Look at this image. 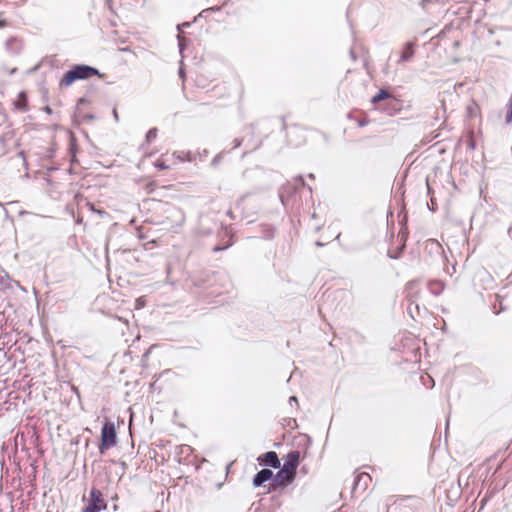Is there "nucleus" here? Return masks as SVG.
Returning a JSON list of instances; mask_svg holds the SVG:
<instances>
[{
  "instance_id": "nucleus-1",
  "label": "nucleus",
  "mask_w": 512,
  "mask_h": 512,
  "mask_svg": "<svg viewBox=\"0 0 512 512\" xmlns=\"http://www.w3.org/2000/svg\"><path fill=\"white\" fill-rule=\"evenodd\" d=\"M214 90H217L219 98H224L226 96L230 98L231 104L240 105L243 102L245 89L239 82L230 84L229 86L215 87Z\"/></svg>"
},
{
  "instance_id": "nucleus-2",
  "label": "nucleus",
  "mask_w": 512,
  "mask_h": 512,
  "mask_svg": "<svg viewBox=\"0 0 512 512\" xmlns=\"http://www.w3.org/2000/svg\"><path fill=\"white\" fill-rule=\"evenodd\" d=\"M95 76L101 77L96 68L88 65H75L66 73V85L76 80H85Z\"/></svg>"
},
{
  "instance_id": "nucleus-3",
  "label": "nucleus",
  "mask_w": 512,
  "mask_h": 512,
  "mask_svg": "<svg viewBox=\"0 0 512 512\" xmlns=\"http://www.w3.org/2000/svg\"><path fill=\"white\" fill-rule=\"evenodd\" d=\"M116 429L114 423L107 421L101 430V442L99 444L100 453H104L116 444Z\"/></svg>"
},
{
  "instance_id": "nucleus-4",
  "label": "nucleus",
  "mask_w": 512,
  "mask_h": 512,
  "mask_svg": "<svg viewBox=\"0 0 512 512\" xmlns=\"http://www.w3.org/2000/svg\"><path fill=\"white\" fill-rule=\"evenodd\" d=\"M107 507L106 501L100 490L92 488L87 499V504L84 508V512H100L105 510Z\"/></svg>"
},
{
  "instance_id": "nucleus-5",
  "label": "nucleus",
  "mask_w": 512,
  "mask_h": 512,
  "mask_svg": "<svg viewBox=\"0 0 512 512\" xmlns=\"http://www.w3.org/2000/svg\"><path fill=\"white\" fill-rule=\"evenodd\" d=\"M296 475H294L291 472H288L287 470L281 469L276 473L275 477L273 478V482L271 483L270 490L276 491L278 489H284L293 481L295 480Z\"/></svg>"
},
{
  "instance_id": "nucleus-6",
  "label": "nucleus",
  "mask_w": 512,
  "mask_h": 512,
  "mask_svg": "<svg viewBox=\"0 0 512 512\" xmlns=\"http://www.w3.org/2000/svg\"><path fill=\"white\" fill-rule=\"evenodd\" d=\"M300 464V452L295 450L289 452L284 458L283 469L296 475V470Z\"/></svg>"
},
{
  "instance_id": "nucleus-7",
  "label": "nucleus",
  "mask_w": 512,
  "mask_h": 512,
  "mask_svg": "<svg viewBox=\"0 0 512 512\" xmlns=\"http://www.w3.org/2000/svg\"><path fill=\"white\" fill-rule=\"evenodd\" d=\"M406 298L410 302H417L421 300L422 289L417 281H410L405 287Z\"/></svg>"
},
{
  "instance_id": "nucleus-8",
  "label": "nucleus",
  "mask_w": 512,
  "mask_h": 512,
  "mask_svg": "<svg viewBox=\"0 0 512 512\" xmlns=\"http://www.w3.org/2000/svg\"><path fill=\"white\" fill-rule=\"evenodd\" d=\"M257 460L260 465L270 466L275 469L280 468L281 466L280 460L275 451H269L261 454Z\"/></svg>"
},
{
  "instance_id": "nucleus-9",
  "label": "nucleus",
  "mask_w": 512,
  "mask_h": 512,
  "mask_svg": "<svg viewBox=\"0 0 512 512\" xmlns=\"http://www.w3.org/2000/svg\"><path fill=\"white\" fill-rule=\"evenodd\" d=\"M88 105L89 103L86 100L79 101L75 112V117L78 121H86L93 119V115L90 112L85 111Z\"/></svg>"
},
{
  "instance_id": "nucleus-10",
  "label": "nucleus",
  "mask_w": 512,
  "mask_h": 512,
  "mask_svg": "<svg viewBox=\"0 0 512 512\" xmlns=\"http://www.w3.org/2000/svg\"><path fill=\"white\" fill-rule=\"evenodd\" d=\"M323 232H327V236H324V237H320L319 239L316 240V245L318 246H323L331 241H333L334 239H337L340 235V232H338L336 229L334 228H331L330 226H328L326 229L325 228H322Z\"/></svg>"
},
{
  "instance_id": "nucleus-11",
  "label": "nucleus",
  "mask_w": 512,
  "mask_h": 512,
  "mask_svg": "<svg viewBox=\"0 0 512 512\" xmlns=\"http://www.w3.org/2000/svg\"><path fill=\"white\" fill-rule=\"evenodd\" d=\"M272 477H273V472L271 470L262 469L253 478V485L255 487H259L262 484H264L266 481L270 480Z\"/></svg>"
},
{
  "instance_id": "nucleus-12",
  "label": "nucleus",
  "mask_w": 512,
  "mask_h": 512,
  "mask_svg": "<svg viewBox=\"0 0 512 512\" xmlns=\"http://www.w3.org/2000/svg\"><path fill=\"white\" fill-rule=\"evenodd\" d=\"M13 106L15 109L26 112L28 110V98L24 91L20 92L15 100L13 101Z\"/></svg>"
},
{
  "instance_id": "nucleus-13",
  "label": "nucleus",
  "mask_w": 512,
  "mask_h": 512,
  "mask_svg": "<svg viewBox=\"0 0 512 512\" xmlns=\"http://www.w3.org/2000/svg\"><path fill=\"white\" fill-rule=\"evenodd\" d=\"M444 288V283L438 280H433L428 283V289L434 296L440 295L443 292Z\"/></svg>"
},
{
  "instance_id": "nucleus-14",
  "label": "nucleus",
  "mask_w": 512,
  "mask_h": 512,
  "mask_svg": "<svg viewBox=\"0 0 512 512\" xmlns=\"http://www.w3.org/2000/svg\"><path fill=\"white\" fill-rule=\"evenodd\" d=\"M413 55H414L413 43L408 42V43H406V45L402 51L401 60L408 61L409 59L412 58Z\"/></svg>"
},
{
  "instance_id": "nucleus-15",
  "label": "nucleus",
  "mask_w": 512,
  "mask_h": 512,
  "mask_svg": "<svg viewBox=\"0 0 512 512\" xmlns=\"http://www.w3.org/2000/svg\"><path fill=\"white\" fill-rule=\"evenodd\" d=\"M305 185V182L304 180L300 177V178H297L294 180L293 183H288L285 187H284V192H287L289 193L292 189L293 190H297L298 188H303Z\"/></svg>"
},
{
  "instance_id": "nucleus-16",
  "label": "nucleus",
  "mask_w": 512,
  "mask_h": 512,
  "mask_svg": "<svg viewBox=\"0 0 512 512\" xmlns=\"http://www.w3.org/2000/svg\"><path fill=\"white\" fill-rule=\"evenodd\" d=\"M358 127H364L371 123V120L365 114H360L352 117Z\"/></svg>"
},
{
  "instance_id": "nucleus-17",
  "label": "nucleus",
  "mask_w": 512,
  "mask_h": 512,
  "mask_svg": "<svg viewBox=\"0 0 512 512\" xmlns=\"http://www.w3.org/2000/svg\"><path fill=\"white\" fill-rule=\"evenodd\" d=\"M390 97V94L384 90V89H381L373 98H372V103H377L379 101H382L384 99H387Z\"/></svg>"
},
{
  "instance_id": "nucleus-18",
  "label": "nucleus",
  "mask_w": 512,
  "mask_h": 512,
  "mask_svg": "<svg viewBox=\"0 0 512 512\" xmlns=\"http://www.w3.org/2000/svg\"><path fill=\"white\" fill-rule=\"evenodd\" d=\"M371 480V477L368 473H360L356 477V484H358L360 481Z\"/></svg>"
},
{
  "instance_id": "nucleus-19",
  "label": "nucleus",
  "mask_w": 512,
  "mask_h": 512,
  "mask_svg": "<svg viewBox=\"0 0 512 512\" xmlns=\"http://www.w3.org/2000/svg\"><path fill=\"white\" fill-rule=\"evenodd\" d=\"M223 156L224 153L217 154L212 160V165L216 166L222 160Z\"/></svg>"
},
{
  "instance_id": "nucleus-20",
  "label": "nucleus",
  "mask_w": 512,
  "mask_h": 512,
  "mask_svg": "<svg viewBox=\"0 0 512 512\" xmlns=\"http://www.w3.org/2000/svg\"><path fill=\"white\" fill-rule=\"evenodd\" d=\"M70 151H71V154H72V162H73V161H74V157H75V151H74V137H73V136H71Z\"/></svg>"
},
{
  "instance_id": "nucleus-21",
  "label": "nucleus",
  "mask_w": 512,
  "mask_h": 512,
  "mask_svg": "<svg viewBox=\"0 0 512 512\" xmlns=\"http://www.w3.org/2000/svg\"><path fill=\"white\" fill-rule=\"evenodd\" d=\"M241 144H242V141H241V140H239V139H235V140H234V146H233V147H234V148H237V147H239Z\"/></svg>"
},
{
  "instance_id": "nucleus-22",
  "label": "nucleus",
  "mask_w": 512,
  "mask_h": 512,
  "mask_svg": "<svg viewBox=\"0 0 512 512\" xmlns=\"http://www.w3.org/2000/svg\"><path fill=\"white\" fill-rule=\"evenodd\" d=\"M7 26L6 20H0V29Z\"/></svg>"
}]
</instances>
